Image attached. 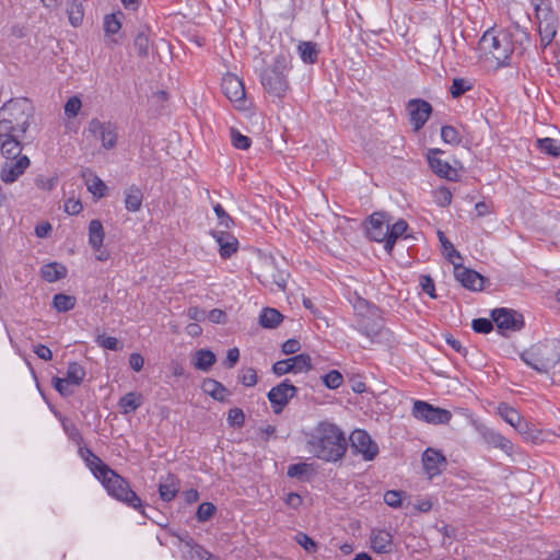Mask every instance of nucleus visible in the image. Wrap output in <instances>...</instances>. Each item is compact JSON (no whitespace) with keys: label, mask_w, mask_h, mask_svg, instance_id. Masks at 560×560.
I'll return each mask as SVG.
<instances>
[{"label":"nucleus","mask_w":560,"mask_h":560,"mask_svg":"<svg viewBox=\"0 0 560 560\" xmlns=\"http://www.w3.org/2000/svg\"><path fill=\"white\" fill-rule=\"evenodd\" d=\"M322 378L324 384L330 389H336L340 387L343 382V376L337 370L328 372Z\"/></svg>","instance_id":"obj_49"},{"label":"nucleus","mask_w":560,"mask_h":560,"mask_svg":"<svg viewBox=\"0 0 560 560\" xmlns=\"http://www.w3.org/2000/svg\"><path fill=\"white\" fill-rule=\"evenodd\" d=\"M33 106L26 98L10 100L0 108V132L4 136H24L30 127Z\"/></svg>","instance_id":"obj_2"},{"label":"nucleus","mask_w":560,"mask_h":560,"mask_svg":"<svg viewBox=\"0 0 560 560\" xmlns=\"http://www.w3.org/2000/svg\"><path fill=\"white\" fill-rule=\"evenodd\" d=\"M179 491V481L173 476L168 475L163 481L160 482L159 493L163 501H172Z\"/></svg>","instance_id":"obj_27"},{"label":"nucleus","mask_w":560,"mask_h":560,"mask_svg":"<svg viewBox=\"0 0 560 560\" xmlns=\"http://www.w3.org/2000/svg\"><path fill=\"white\" fill-rule=\"evenodd\" d=\"M472 328L476 332L487 334L492 330V322L487 318H477L472 320Z\"/></svg>","instance_id":"obj_63"},{"label":"nucleus","mask_w":560,"mask_h":560,"mask_svg":"<svg viewBox=\"0 0 560 560\" xmlns=\"http://www.w3.org/2000/svg\"><path fill=\"white\" fill-rule=\"evenodd\" d=\"M96 342L105 348V349H108V350H118L120 349L119 347V340L115 337H109V336H105V335H98L97 338H96Z\"/></svg>","instance_id":"obj_59"},{"label":"nucleus","mask_w":560,"mask_h":560,"mask_svg":"<svg viewBox=\"0 0 560 560\" xmlns=\"http://www.w3.org/2000/svg\"><path fill=\"white\" fill-rule=\"evenodd\" d=\"M62 428L70 440H72L73 442H75L78 444L81 443L82 435H81L80 431L78 430V428L72 422H69L66 419H63Z\"/></svg>","instance_id":"obj_57"},{"label":"nucleus","mask_w":560,"mask_h":560,"mask_svg":"<svg viewBox=\"0 0 560 560\" xmlns=\"http://www.w3.org/2000/svg\"><path fill=\"white\" fill-rule=\"evenodd\" d=\"M407 228L408 224L405 220H398L394 224H389L387 244L384 245L387 252H392L396 240L407 231Z\"/></svg>","instance_id":"obj_37"},{"label":"nucleus","mask_w":560,"mask_h":560,"mask_svg":"<svg viewBox=\"0 0 560 560\" xmlns=\"http://www.w3.org/2000/svg\"><path fill=\"white\" fill-rule=\"evenodd\" d=\"M22 136H4L1 141V154L5 158L7 161L15 160L20 156L22 152L21 145Z\"/></svg>","instance_id":"obj_26"},{"label":"nucleus","mask_w":560,"mask_h":560,"mask_svg":"<svg viewBox=\"0 0 560 560\" xmlns=\"http://www.w3.org/2000/svg\"><path fill=\"white\" fill-rule=\"evenodd\" d=\"M143 194L137 186H130L125 191V207L130 212H137L141 209Z\"/></svg>","instance_id":"obj_30"},{"label":"nucleus","mask_w":560,"mask_h":560,"mask_svg":"<svg viewBox=\"0 0 560 560\" xmlns=\"http://www.w3.org/2000/svg\"><path fill=\"white\" fill-rule=\"evenodd\" d=\"M222 92L226 98L238 110H246L248 108V101L243 81L233 73H228L222 79Z\"/></svg>","instance_id":"obj_8"},{"label":"nucleus","mask_w":560,"mask_h":560,"mask_svg":"<svg viewBox=\"0 0 560 560\" xmlns=\"http://www.w3.org/2000/svg\"><path fill=\"white\" fill-rule=\"evenodd\" d=\"M412 416L418 419L432 424L447 423L452 413L439 407H434L427 401L416 400L412 407Z\"/></svg>","instance_id":"obj_10"},{"label":"nucleus","mask_w":560,"mask_h":560,"mask_svg":"<svg viewBox=\"0 0 560 560\" xmlns=\"http://www.w3.org/2000/svg\"><path fill=\"white\" fill-rule=\"evenodd\" d=\"M479 47L487 60L495 62L497 66L506 65L514 51L512 32L491 28L482 35Z\"/></svg>","instance_id":"obj_3"},{"label":"nucleus","mask_w":560,"mask_h":560,"mask_svg":"<svg viewBox=\"0 0 560 560\" xmlns=\"http://www.w3.org/2000/svg\"><path fill=\"white\" fill-rule=\"evenodd\" d=\"M401 498H402L401 491L388 490L384 493V502L392 508L400 506Z\"/></svg>","instance_id":"obj_61"},{"label":"nucleus","mask_w":560,"mask_h":560,"mask_svg":"<svg viewBox=\"0 0 560 560\" xmlns=\"http://www.w3.org/2000/svg\"><path fill=\"white\" fill-rule=\"evenodd\" d=\"M43 279L48 282H55L67 276V268L58 262H49L40 268Z\"/></svg>","instance_id":"obj_33"},{"label":"nucleus","mask_w":560,"mask_h":560,"mask_svg":"<svg viewBox=\"0 0 560 560\" xmlns=\"http://www.w3.org/2000/svg\"><path fill=\"white\" fill-rule=\"evenodd\" d=\"M97 479L113 498L132 506L133 509L140 510L142 508L140 498L130 489L128 481L117 475L109 467L104 468V472H101Z\"/></svg>","instance_id":"obj_7"},{"label":"nucleus","mask_w":560,"mask_h":560,"mask_svg":"<svg viewBox=\"0 0 560 560\" xmlns=\"http://www.w3.org/2000/svg\"><path fill=\"white\" fill-rule=\"evenodd\" d=\"M104 229L100 220H92L89 224V244L94 250H100L104 241Z\"/></svg>","instance_id":"obj_32"},{"label":"nucleus","mask_w":560,"mask_h":560,"mask_svg":"<svg viewBox=\"0 0 560 560\" xmlns=\"http://www.w3.org/2000/svg\"><path fill=\"white\" fill-rule=\"evenodd\" d=\"M491 317L503 335L510 331H517L524 326L523 315L514 310L495 308L492 311Z\"/></svg>","instance_id":"obj_11"},{"label":"nucleus","mask_w":560,"mask_h":560,"mask_svg":"<svg viewBox=\"0 0 560 560\" xmlns=\"http://www.w3.org/2000/svg\"><path fill=\"white\" fill-rule=\"evenodd\" d=\"M150 31L148 28H143L138 32L135 38V48L137 50L138 56L147 57L150 48Z\"/></svg>","instance_id":"obj_42"},{"label":"nucleus","mask_w":560,"mask_h":560,"mask_svg":"<svg viewBox=\"0 0 560 560\" xmlns=\"http://www.w3.org/2000/svg\"><path fill=\"white\" fill-rule=\"evenodd\" d=\"M86 373L82 365L78 362H70L67 368L66 380L72 383L73 386L78 387L82 384Z\"/></svg>","instance_id":"obj_40"},{"label":"nucleus","mask_w":560,"mask_h":560,"mask_svg":"<svg viewBox=\"0 0 560 560\" xmlns=\"http://www.w3.org/2000/svg\"><path fill=\"white\" fill-rule=\"evenodd\" d=\"M282 320V315L276 308L267 307L259 316V324L265 328H275Z\"/></svg>","instance_id":"obj_38"},{"label":"nucleus","mask_w":560,"mask_h":560,"mask_svg":"<svg viewBox=\"0 0 560 560\" xmlns=\"http://www.w3.org/2000/svg\"><path fill=\"white\" fill-rule=\"evenodd\" d=\"M228 422L232 427L241 428L245 422V415L240 408H232L228 415Z\"/></svg>","instance_id":"obj_54"},{"label":"nucleus","mask_w":560,"mask_h":560,"mask_svg":"<svg viewBox=\"0 0 560 560\" xmlns=\"http://www.w3.org/2000/svg\"><path fill=\"white\" fill-rule=\"evenodd\" d=\"M311 357L302 353L288 359L290 362L292 373H301L308 371L312 366Z\"/></svg>","instance_id":"obj_43"},{"label":"nucleus","mask_w":560,"mask_h":560,"mask_svg":"<svg viewBox=\"0 0 560 560\" xmlns=\"http://www.w3.org/2000/svg\"><path fill=\"white\" fill-rule=\"evenodd\" d=\"M52 384L56 390L62 396H70L73 394V385L65 377H54Z\"/></svg>","instance_id":"obj_50"},{"label":"nucleus","mask_w":560,"mask_h":560,"mask_svg":"<svg viewBox=\"0 0 560 560\" xmlns=\"http://www.w3.org/2000/svg\"><path fill=\"white\" fill-rule=\"evenodd\" d=\"M88 131L101 141L105 150H112L116 147L118 140V128L114 122L102 121L98 118H92L88 125Z\"/></svg>","instance_id":"obj_9"},{"label":"nucleus","mask_w":560,"mask_h":560,"mask_svg":"<svg viewBox=\"0 0 560 560\" xmlns=\"http://www.w3.org/2000/svg\"><path fill=\"white\" fill-rule=\"evenodd\" d=\"M348 442L342 430L334 423L323 421L306 433V448L314 457L326 463L341 460Z\"/></svg>","instance_id":"obj_1"},{"label":"nucleus","mask_w":560,"mask_h":560,"mask_svg":"<svg viewBox=\"0 0 560 560\" xmlns=\"http://www.w3.org/2000/svg\"><path fill=\"white\" fill-rule=\"evenodd\" d=\"M82 178L88 190L97 199L104 197L107 192L105 183L91 170L82 171Z\"/></svg>","instance_id":"obj_25"},{"label":"nucleus","mask_w":560,"mask_h":560,"mask_svg":"<svg viewBox=\"0 0 560 560\" xmlns=\"http://www.w3.org/2000/svg\"><path fill=\"white\" fill-rule=\"evenodd\" d=\"M202 389L206 394L219 401H224L229 394L228 389L220 382L212 378L203 381Z\"/></svg>","instance_id":"obj_34"},{"label":"nucleus","mask_w":560,"mask_h":560,"mask_svg":"<svg viewBox=\"0 0 560 560\" xmlns=\"http://www.w3.org/2000/svg\"><path fill=\"white\" fill-rule=\"evenodd\" d=\"M370 539L373 551L377 553H388L392 551L393 537L389 532L373 529Z\"/></svg>","instance_id":"obj_24"},{"label":"nucleus","mask_w":560,"mask_h":560,"mask_svg":"<svg viewBox=\"0 0 560 560\" xmlns=\"http://www.w3.org/2000/svg\"><path fill=\"white\" fill-rule=\"evenodd\" d=\"M296 541L299 545H301L306 551L314 552L316 551V542L308 537L306 534L299 533L296 535Z\"/></svg>","instance_id":"obj_64"},{"label":"nucleus","mask_w":560,"mask_h":560,"mask_svg":"<svg viewBox=\"0 0 560 560\" xmlns=\"http://www.w3.org/2000/svg\"><path fill=\"white\" fill-rule=\"evenodd\" d=\"M142 401L143 398L140 393L130 392L119 399L118 406L124 415H128L135 412L142 405Z\"/></svg>","instance_id":"obj_31"},{"label":"nucleus","mask_w":560,"mask_h":560,"mask_svg":"<svg viewBox=\"0 0 560 560\" xmlns=\"http://www.w3.org/2000/svg\"><path fill=\"white\" fill-rule=\"evenodd\" d=\"M498 412L515 430L523 421L522 416L508 404H500L498 406Z\"/></svg>","instance_id":"obj_39"},{"label":"nucleus","mask_w":560,"mask_h":560,"mask_svg":"<svg viewBox=\"0 0 560 560\" xmlns=\"http://www.w3.org/2000/svg\"><path fill=\"white\" fill-rule=\"evenodd\" d=\"M538 20L540 45L542 48H546L552 43L557 35L559 24L558 16L551 10H544L541 14L538 15Z\"/></svg>","instance_id":"obj_13"},{"label":"nucleus","mask_w":560,"mask_h":560,"mask_svg":"<svg viewBox=\"0 0 560 560\" xmlns=\"http://www.w3.org/2000/svg\"><path fill=\"white\" fill-rule=\"evenodd\" d=\"M479 433L482 436V440L485 443H487L489 446L500 448L506 454H511L513 451V444L512 442L503 436L501 433L494 431L493 429L487 428L485 425L480 427Z\"/></svg>","instance_id":"obj_21"},{"label":"nucleus","mask_w":560,"mask_h":560,"mask_svg":"<svg viewBox=\"0 0 560 560\" xmlns=\"http://www.w3.org/2000/svg\"><path fill=\"white\" fill-rule=\"evenodd\" d=\"M441 137L445 143L457 145L462 142L459 131L453 126H444L441 130Z\"/></svg>","instance_id":"obj_48"},{"label":"nucleus","mask_w":560,"mask_h":560,"mask_svg":"<svg viewBox=\"0 0 560 560\" xmlns=\"http://www.w3.org/2000/svg\"><path fill=\"white\" fill-rule=\"evenodd\" d=\"M213 210L219 220V224L225 229H230L233 224V219L229 215V213L223 209L220 203H217L213 207Z\"/></svg>","instance_id":"obj_55"},{"label":"nucleus","mask_w":560,"mask_h":560,"mask_svg":"<svg viewBox=\"0 0 560 560\" xmlns=\"http://www.w3.org/2000/svg\"><path fill=\"white\" fill-rule=\"evenodd\" d=\"M75 305V298L63 293H58L52 299V306L58 312H68Z\"/></svg>","instance_id":"obj_45"},{"label":"nucleus","mask_w":560,"mask_h":560,"mask_svg":"<svg viewBox=\"0 0 560 560\" xmlns=\"http://www.w3.org/2000/svg\"><path fill=\"white\" fill-rule=\"evenodd\" d=\"M185 547L188 548V557L190 560H203L210 555L199 545L195 544L192 539L184 541Z\"/></svg>","instance_id":"obj_47"},{"label":"nucleus","mask_w":560,"mask_h":560,"mask_svg":"<svg viewBox=\"0 0 560 560\" xmlns=\"http://www.w3.org/2000/svg\"><path fill=\"white\" fill-rule=\"evenodd\" d=\"M407 108L413 130L419 131L432 113L431 104L424 100L415 98L408 102Z\"/></svg>","instance_id":"obj_16"},{"label":"nucleus","mask_w":560,"mask_h":560,"mask_svg":"<svg viewBox=\"0 0 560 560\" xmlns=\"http://www.w3.org/2000/svg\"><path fill=\"white\" fill-rule=\"evenodd\" d=\"M81 457L85 462L86 466L93 472V475L97 478L101 472H104V468H108V466L103 463V460L96 456L90 448L81 447L79 451Z\"/></svg>","instance_id":"obj_28"},{"label":"nucleus","mask_w":560,"mask_h":560,"mask_svg":"<svg viewBox=\"0 0 560 560\" xmlns=\"http://www.w3.org/2000/svg\"><path fill=\"white\" fill-rule=\"evenodd\" d=\"M353 308L355 312L357 319L359 317H365L372 314V311H378L375 306L371 305L366 300L357 296L353 302Z\"/></svg>","instance_id":"obj_46"},{"label":"nucleus","mask_w":560,"mask_h":560,"mask_svg":"<svg viewBox=\"0 0 560 560\" xmlns=\"http://www.w3.org/2000/svg\"><path fill=\"white\" fill-rule=\"evenodd\" d=\"M422 466L428 478L432 479L446 469L447 459L440 451L429 447L422 454Z\"/></svg>","instance_id":"obj_15"},{"label":"nucleus","mask_w":560,"mask_h":560,"mask_svg":"<svg viewBox=\"0 0 560 560\" xmlns=\"http://www.w3.org/2000/svg\"><path fill=\"white\" fill-rule=\"evenodd\" d=\"M240 381L245 386H254L257 383V374L253 368L243 369L240 374Z\"/></svg>","instance_id":"obj_60"},{"label":"nucleus","mask_w":560,"mask_h":560,"mask_svg":"<svg viewBox=\"0 0 560 560\" xmlns=\"http://www.w3.org/2000/svg\"><path fill=\"white\" fill-rule=\"evenodd\" d=\"M434 198L436 203L441 207H447L452 202V194L445 187L439 188L434 194Z\"/></svg>","instance_id":"obj_62"},{"label":"nucleus","mask_w":560,"mask_h":560,"mask_svg":"<svg viewBox=\"0 0 560 560\" xmlns=\"http://www.w3.org/2000/svg\"><path fill=\"white\" fill-rule=\"evenodd\" d=\"M296 387L288 381H283L279 385L272 387L268 393V399L272 406L275 413H280L288 405L289 400L296 395Z\"/></svg>","instance_id":"obj_14"},{"label":"nucleus","mask_w":560,"mask_h":560,"mask_svg":"<svg viewBox=\"0 0 560 560\" xmlns=\"http://www.w3.org/2000/svg\"><path fill=\"white\" fill-rule=\"evenodd\" d=\"M67 14L70 24L78 27L82 24L84 11L80 0H69L67 5Z\"/></svg>","instance_id":"obj_36"},{"label":"nucleus","mask_w":560,"mask_h":560,"mask_svg":"<svg viewBox=\"0 0 560 560\" xmlns=\"http://www.w3.org/2000/svg\"><path fill=\"white\" fill-rule=\"evenodd\" d=\"M215 354L208 349H199L194 353L192 365L195 369L207 372L215 363Z\"/></svg>","instance_id":"obj_29"},{"label":"nucleus","mask_w":560,"mask_h":560,"mask_svg":"<svg viewBox=\"0 0 560 560\" xmlns=\"http://www.w3.org/2000/svg\"><path fill=\"white\" fill-rule=\"evenodd\" d=\"M231 140L235 148L246 150L250 147V139L242 135L237 129L231 128Z\"/></svg>","instance_id":"obj_51"},{"label":"nucleus","mask_w":560,"mask_h":560,"mask_svg":"<svg viewBox=\"0 0 560 560\" xmlns=\"http://www.w3.org/2000/svg\"><path fill=\"white\" fill-rule=\"evenodd\" d=\"M298 50L300 52V57L304 62L314 63L318 57V49L316 44L312 42H302L298 46Z\"/></svg>","instance_id":"obj_41"},{"label":"nucleus","mask_w":560,"mask_h":560,"mask_svg":"<svg viewBox=\"0 0 560 560\" xmlns=\"http://www.w3.org/2000/svg\"><path fill=\"white\" fill-rule=\"evenodd\" d=\"M289 70V56L287 54L277 55L261 73L260 81L265 91L275 97H284L290 88L288 81Z\"/></svg>","instance_id":"obj_4"},{"label":"nucleus","mask_w":560,"mask_h":560,"mask_svg":"<svg viewBox=\"0 0 560 560\" xmlns=\"http://www.w3.org/2000/svg\"><path fill=\"white\" fill-rule=\"evenodd\" d=\"M215 512V506L210 503V502H203L199 505L197 512H196V518L199 521V522H206L208 521L210 517H212V515L214 514Z\"/></svg>","instance_id":"obj_53"},{"label":"nucleus","mask_w":560,"mask_h":560,"mask_svg":"<svg viewBox=\"0 0 560 560\" xmlns=\"http://www.w3.org/2000/svg\"><path fill=\"white\" fill-rule=\"evenodd\" d=\"M537 148L551 156L560 155V142L552 138H541L536 140Z\"/></svg>","instance_id":"obj_44"},{"label":"nucleus","mask_w":560,"mask_h":560,"mask_svg":"<svg viewBox=\"0 0 560 560\" xmlns=\"http://www.w3.org/2000/svg\"><path fill=\"white\" fill-rule=\"evenodd\" d=\"M82 107V102L78 96H71L65 105V115L68 118H74Z\"/></svg>","instance_id":"obj_52"},{"label":"nucleus","mask_w":560,"mask_h":560,"mask_svg":"<svg viewBox=\"0 0 560 560\" xmlns=\"http://www.w3.org/2000/svg\"><path fill=\"white\" fill-rule=\"evenodd\" d=\"M516 431L526 442L539 444L544 440L542 432L539 429L535 428L533 424L525 421H522V423L516 428Z\"/></svg>","instance_id":"obj_35"},{"label":"nucleus","mask_w":560,"mask_h":560,"mask_svg":"<svg viewBox=\"0 0 560 560\" xmlns=\"http://www.w3.org/2000/svg\"><path fill=\"white\" fill-rule=\"evenodd\" d=\"M522 360L539 373H548L560 362V340L550 339L532 346Z\"/></svg>","instance_id":"obj_5"},{"label":"nucleus","mask_w":560,"mask_h":560,"mask_svg":"<svg viewBox=\"0 0 560 560\" xmlns=\"http://www.w3.org/2000/svg\"><path fill=\"white\" fill-rule=\"evenodd\" d=\"M470 86L467 84V82L464 79H454L453 83L451 85L450 92L454 98L459 97L463 95L466 91H468Z\"/></svg>","instance_id":"obj_58"},{"label":"nucleus","mask_w":560,"mask_h":560,"mask_svg":"<svg viewBox=\"0 0 560 560\" xmlns=\"http://www.w3.org/2000/svg\"><path fill=\"white\" fill-rule=\"evenodd\" d=\"M121 27L116 14H108L104 19V30L107 34H116Z\"/></svg>","instance_id":"obj_56"},{"label":"nucleus","mask_w":560,"mask_h":560,"mask_svg":"<svg viewBox=\"0 0 560 560\" xmlns=\"http://www.w3.org/2000/svg\"><path fill=\"white\" fill-rule=\"evenodd\" d=\"M212 237L219 245V253L222 258H230L238 248L237 238L226 231H211Z\"/></svg>","instance_id":"obj_22"},{"label":"nucleus","mask_w":560,"mask_h":560,"mask_svg":"<svg viewBox=\"0 0 560 560\" xmlns=\"http://www.w3.org/2000/svg\"><path fill=\"white\" fill-rule=\"evenodd\" d=\"M285 262L267 254H259L254 264V272L258 281L271 291H283L287 285L288 272Z\"/></svg>","instance_id":"obj_6"},{"label":"nucleus","mask_w":560,"mask_h":560,"mask_svg":"<svg viewBox=\"0 0 560 560\" xmlns=\"http://www.w3.org/2000/svg\"><path fill=\"white\" fill-rule=\"evenodd\" d=\"M354 453L360 454L364 460H373L378 454V445L364 430H354L350 438Z\"/></svg>","instance_id":"obj_12"},{"label":"nucleus","mask_w":560,"mask_h":560,"mask_svg":"<svg viewBox=\"0 0 560 560\" xmlns=\"http://www.w3.org/2000/svg\"><path fill=\"white\" fill-rule=\"evenodd\" d=\"M389 219L383 212H375L370 217L366 233L369 237L375 242H384L388 240Z\"/></svg>","instance_id":"obj_17"},{"label":"nucleus","mask_w":560,"mask_h":560,"mask_svg":"<svg viewBox=\"0 0 560 560\" xmlns=\"http://www.w3.org/2000/svg\"><path fill=\"white\" fill-rule=\"evenodd\" d=\"M440 153L441 150L432 149L428 154V161L432 171L441 177L454 179L457 176L456 170L453 168L446 161L438 158V154Z\"/></svg>","instance_id":"obj_23"},{"label":"nucleus","mask_w":560,"mask_h":560,"mask_svg":"<svg viewBox=\"0 0 560 560\" xmlns=\"http://www.w3.org/2000/svg\"><path fill=\"white\" fill-rule=\"evenodd\" d=\"M454 275L456 280L469 290L478 291L483 288L485 278L475 270L467 269L462 266H455Z\"/></svg>","instance_id":"obj_20"},{"label":"nucleus","mask_w":560,"mask_h":560,"mask_svg":"<svg viewBox=\"0 0 560 560\" xmlns=\"http://www.w3.org/2000/svg\"><path fill=\"white\" fill-rule=\"evenodd\" d=\"M359 331L374 341L382 330V318L378 311H372L371 315L357 319Z\"/></svg>","instance_id":"obj_19"},{"label":"nucleus","mask_w":560,"mask_h":560,"mask_svg":"<svg viewBox=\"0 0 560 560\" xmlns=\"http://www.w3.org/2000/svg\"><path fill=\"white\" fill-rule=\"evenodd\" d=\"M30 160L27 156L5 161L1 167L0 177L5 184L14 183L28 167Z\"/></svg>","instance_id":"obj_18"}]
</instances>
